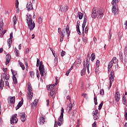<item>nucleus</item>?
<instances>
[{
    "instance_id": "1",
    "label": "nucleus",
    "mask_w": 127,
    "mask_h": 127,
    "mask_svg": "<svg viewBox=\"0 0 127 127\" xmlns=\"http://www.w3.org/2000/svg\"><path fill=\"white\" fill-rule=\"evenodd\" d=\"M26 20L29 29L31 31L35 27V23L32 20V16L31 14L26 15Z\"/></svg>"
},
{
    "instance_id": "2",
    "label": "nucleus",
    "mask_w": 127,
    "mask_h": 127,
    "mask_svg": "<svg viewBox=\"0 0 127 127\" xmlns=\"http://www.w3.org/2000/svg\"><path fill=\"white\" fill-rule=\"evenodd\" d=\"M120 2V0H112L111 4H112V12L115 15L119 13V10L117 9V3Z\"/></svg>"
},
{
    "instance_id": "3",
    "label": "nucleus",
    "mask_w": 127,
    "mask_h": 127,
    "mask_svg": "<svg viewBox=\"0 0 127 127\" xmlns=\"http://www.w3.org/2000/svg\"><path fill=\"white\" fill-rule=\"evenodd\" d=\"M64 108L63 107L62 108L61 112V115L59 118V121H58V126L60 127L61 126V125H62V123H63L64 118Z\"/></svg>"
},
{
    "instance_id": "4",
    "label": "nucleus",
    "mask_w": 127,
    "mask_h": 127,
    "mask_svg": "<svg viewBox=\"0 0 127 127\" xmlns=\"http://www.w3.org/2000/svg\"><path fill=\"white\" fill-rule=\"evenodd\" d=\"M28 87L27 88V90L28 91L27 93V96H28V98L31 100L33 97V93L31 92L32 91V88L31 87V85H30V82L28 83Z\"/></svg>"
},
{
    "instance_id": "5",
    "label": "nucleus",
    "mask_w": 127,
    "mask_h": 127,
    "mask_svg": "<svg viewBox=\"0 0 127 127\" xmlns=\"http://www.w3.org/2000/svg\"><path fill=\"white\" fill-rule=\"evenodd\" d=\"M17 114H14L10 119V124L11 125H13V124H17L18 122V119H17Z\"/></svg>"
},
{
    "instance_id": "6",
    "label": "nucleus",
    "mask_w": 127,
    "mask_h": 127,
    "mask_svg": "<svg viewBox=\"0 0 127 127\" xmlns=\"http://www.w3.org/2000/svg\"><path fill=\"white\" fill-rule=\"evenodd\" d=\"M2 30H3V22L2 21L0 23V37L1 38L3 36L4 33L6 32V30H4L3 32H2Z\"/></svg>"
},
{
    "instance_id": "7",
    "label": "nucleus",
    "mask_w": 127,
    "mask_h": 127,
    "mask_svg": "<svg viewBox=\"0 0 127 127\" xmlns=\"http://www.w3.org/2000/svg\"><path fill=\"white\" fill-rule=\"evenodd\" d=\"M19 116H20L21 121L22 123H24L26 121V114L24 112L20 113Z\"/></svg>"
},
{
    "instance_id": "8",
    "label": "nucleus",
    "mask_w": 127,
    "mask_h": 127,
    "mask_svg": "<svg viewBox=\"0 0 127 127\" xmlns=\"http://www.w3.org/2000/svg\"><path fill=\"white\" fill-rule=\"evenodd\" d=\"M12 35H13V33L11 32L10 34V38L8 39L7 41L9 48H10V47H11V44L12 43V38L13 37Z\"/></svg>"
},
{
    "instance_id": "9",
    "label": "nucleus",
    "mask_w": 127,
    "mask_h": 127,
    "mask_svg": "<svg viewBox=\"0 0 127 127\" xmlns=\"http://www.w3.org/2000/svg\"><path fill=\"white\" fill-rule=\"evenodd\" d=\"M97 13L98 14L99 19H101L102 17L104 16V10H103V8H99L97 10Z\"/></svg>"
},
{
    "instance_id": "10",
    "label": "nucleus",
    "mask_w": 127,
    "mask_h": 127,
    "mask_svg": "<svg viewBox=\"0 0 127 127\" xmlns=\"http://www.w3.org/2000/svg\"><path fill=\"white\" fill-rule=\"evenodd\" d=\"M68 9H69V7L67 5L64 6L61 5L60 6V11H61V12H66L68 11Z\"/></svg>"
},
{
    "instance_id": "11",
    "label": "nucleus",
    "mask_w": 127,
    "mask_h": 127,
    "mask_svg": "<svg viewBox=\"0 0 127 127\" xmlns=\"http://www.w3.org/2000/svg\"><path fill=\"white\" fill-rule=\"evenodd\" d=\"M98 11L97 12V8L94 7L92 9V13L91 14V17L92 18H96L98 16Z\"/></svg>"
},
{
    "instance_id": "12",
    "label": "nucleus",
    "mask_w": 127,
    "mask_h": 127,
    "mask_svg": "<svg viewBox=\"0 0 127 127\" xmlns=\"http://www.w3.org/2000/svg\"><path fill=\"white\" fill-rule=\"evenodd\" d=\"M58 33L60 34L61 35V39H60V42H62L63 40H64V33L63 32H61V28H58Z\"/></svg>"
},
{
    "instance_id": "13",
    "label": "nucleus",
    "mask_w": 127,
    "mask_h": 127,
    "mask_svg": "<svg viewBox=\"0 0 127 127\" xmlns=\"http://www.w3.org/2000/svg\"><path fill=\"white\" fill-rule=\"evenodd\" d=\"M39 70L40 72V75H41L42 77H43V76H44V73L45 74H46V73L45 72V69L44 68V67L39 66Z\"/></svg>"
},
{
    "instance_id": "14",
    "label": "nucleus",
    "mask_w": 127,
    "mask_h": 127,
    "mask_svg": "<svg viewBox=\"0 0 127 127\" xmlns=\"http://www.w3.org/2000/svg\"><path fill=\"white\" fill-rule=\"evenodd\" d=\"M1 79L2 80L3 79V80H9V75L8 74L6 73H2L1 75Z\"/></svg>"
},
{
    "instance_id": "15",
    "label": "nucleus",
    "mask_w": 127,
    "mask_h": 127,
    "mask_svg": "<svg viewBox=\"0 0 127 127\" xmlns=\"http://www.w3.org/2000/svg\"><path fill=\"white\" fill-rule=\"evenodd\" d=\"M115 100L116 101V102L120 101V99H121V94H120V92H117L115 93Z\"/></svg>"
},
{
    "instance_id": "16",
    "label": "nucleus",
    "mask_w": 127,
    "mask_h": 127,
    "mask_svg": "<svg viewBox=\"0 0 127 127\" xmlns=\"http://www.w3.org/2000/svg\"><path fill=\"white\" fill-rule=\"evenodd\" d=\"M26 7L28 11L32 10V9H33V6L32 5V3H31V2H29V3H28L27 4Z\"/></svg>"
},
{
    "instance_id": "17",
    "label": "nucleus",
    "mask_w": 127,
    "mask_h": 127,
    "mask_svg": "<svg viewBox=\"0 0 127 127\" xmlns=\"http://www.w3.org/2000/svg\"><path fill=\"white\" fill-rule=\"evenodd\" d=\"M111 77H110V81H115V71L111 70L110 72Z\"/></svg>"
},
{
    "instance_id": "18",
    "label": "nucleus",
    "mask_w": 127,
    "mask_h": 127,
    "mask_svg": "<svg viewBox=\"0 0 127 127\" xmlns=\"http://www.w3.org/2000/svg\"><path fill=\"white\" fill-rule=\"evenodd\" d=\"M9 102L11 105H14L15 103V96L10 97H9Z\"/></svg>"
},
{
    "instance_id": "19",
    "label": "nucleus",
    "mask_w": 127,
    "mask_h": 127,
    "mask_svg": "<svg viewBox=\"0 0 127 127\" xmlns=\"http://www.w3.org/2000/svg\"><path fill=\"white\" fill-rule=\"evenodd\" d=\"M22 105H23V99H22L19 102L18 104L16 107V110H18V109H19V108H20Z\"/></svg>"
},
{
    "instance_id": "20",
    "label": "nucleus",
    "mask_w": 127,
    "mask_h": 127,
    "mask_svg": "<svg viewBox=\"0 0 127 127\" xmlns=\"http://www.w3.org/2000/svg\"><path fill=\"white\" fill-rule=\"evenodd\" d=\"M83 19V23L82 25V28H85V26H86V23H87V15H84Z\"/></svg>"
},
{
    "instance_id": "21",
    "label": "nucleus",
    "mask_w": 127,
    "mask_h": 127,
    "mask_svg": "<svg viewBox=\"0 0 127 127\" xmlns=\"http://www.w3.org/2000/svg\"><path fill=\"white\" fill-rule=\"evenodd\" d=\"M55 88V85L54 84H52L47 86L48 91H54Z\"/></svg>"
},
{
    "instance_id": "22",
    "label": "nucleus",
    "mask_w": 127,
    "mask_h": 127,
    "mask_svg": "<svg viewBox=\"0 0 127 127\" xmlns=\"http://www.w3.org/2000/svg\"><path fill=\"white\" fill-rule=\"evenodd\" d=\"M85 72H86V64H83V68L80 72L81 76H84V75H85Z\"/></svg>"
},
{
    "instance_id": "23",
    "label": "nucleus",
    "mask_w": 127,
    "mask_h": 127,
    "mask_svg": "<svg viewBox=\"0 0 127 127\" xmlns=\"http://www.w3.org/2000/svg\"><path fill=\"white\" fill-rule=\"evenodd\" d=\"M3 87H4V81H3V79H1L0 81V90H2L3 89Z\"/></svg>"
},
{
    "instance_id": "24",
    "label": "nucleus",
    "mask_w": 127,
    "mask_h": 127,
    "mask_svg": "<svg viewBox=\"0 0 127 127\" xmlns=\"http://www.w3.org/2000/svg\"><path fill=\"white\" fill-rule=\"evenodd\" d=\"M65 31H66L67 37H69V36H70V28L69 27V25H66Z\"/></svg>"
},
{
    "instance_id": "25",
    "label": "nucleus",
    "mask_w": 127,
    "mask_h": 127,
    "mask_svg": "<svg viewBox=\"0 0 127 127\" xmlns=\"http://www.w3.org/2000/svg\"><path fill=\"white\" fill-rule=\"evenodd\" d=\"M45 123V118L43 117H41L40 118V124L43 125Z\"/></svg>"
},
{
    "instance_id": "26",
    "label": "nucleus",
    "mask_w": 127,
    "mask_h": 127,
    "mask_svg": "<svg viewBox=\"0 0 127 127\" xmlns=\"http://www.w3.org/2000/svg\"><path fill=\"white\" fill-rule=\"evenodd\" d=\"M83 16H84V14H83L81 12H78L77 13V16H78L79 19H82L83 18Z\"/></svg>"
},
{
    "instance_id": "27",
    "label": "nucleus",
    "mask_w": 127,
    "mask_h": 127,
    "mask_svg": "<svg viewBox=\"0 0 127 127\" xmlns=\"http://www.w3.org/2000/svg\"><path fill=\"white\" fill-rule=\"evenodd\" d=\"M76 31L79 35H82V33H81V31H80V26L76 25Z\"/></svg>"
},
{
    "instance_id": "28",
    "label": "nucleus",
    "mask_w": 127,
    "mask_h": 127,
    "mask_svg": "<svg viewBox=\"0 0 127 127\" xmlns=\"http://www.w3.org/2000/svg\"><path fill=\"white\" fill-rule=\"evenodd\" d=\"M11 72L12 74V77H15L17 75V71L13 70L12 69H11Z\"/></svg>"
},
{
    "instance_id": "29",
    "label": "nucleus",
    "mask_w": 127,
    "mask_h": 127,
    "mask_svg": "<svg viewBox=\"0 0 127 127\" xmlns=\"http://www.w3.org/2000/svg\"><path fill=\"white\" fill-rule=\"evenodd\" d=\"M12 78L14 84L15 85H16V84H17V79L16 78V77L12 76Z\"/></svg>"
},
{
    "instance_id": "30",
    "label": "nucleus",
    "mask_w": 127,
    "mask_h": 127,
    "mask_svg": "<svg viewBox=\"0 0 127 127\" xmlns=\"http://www.w3.org/2000/svg\"><path fill=\"white\" fill-rule=\"evenodd\" d=\"M76 63L77 64V66L79 67L80 66V64L82 63L81 61V58H78V59L76 60Z\"/></svg>"
},
{
    "instance_id": "31",
    "label": "nucleus",
    "mask_w": 127,
    "mask_h": 127,
    "mask_svg": "<svg viewBox=\"0 0 127 127\" xmlns=\"http://www.w3.org/2000/svg\"><path fill=\"white\" fill-rule=\"evenodd\" d=\"M123 103L124 105H126L127 104V97H126V96L123 95Z\"/></svg>"
},
{
    "instance_id": "32",
    "label": "nucleus",
    "mask_w": 127,
    "mask_h": 127,
    "mask_svg": "<svg viewBox=\"0 0 127 127\" xmlns=\"http://www.w3.org/2000/svg\"><path fill=\"white\" fill-rule=\"evenodd\" d=\"M13 21L14 22V25H15L16 22H17V18L16 17V16H14L13 17Z\"/></svg>"
},
{
    "instance_id": "33",
    "label": "nucleus",
    "mask_w": 127,
    "mask_h": 127,
    "mask_svg": "<svg viewBox=\"0 0 127 127\" xmlns=\"http://www.w3.org/2000/svg\"><path fill=\"white\" fill-rule=\"evenodd\" d=\"M68 107H69L68 113H70V112L72 111V108L73 107V104L70 102L69 104Z\"/></svg>"
},
{
    "instance_id": "34",
    "label": "nucleus",
    "mask_w": 127,
    "mask_h": 127,
    "mask_svg": "<svg viewBox=\"0 0 127 127\" xmlns=\"http://www.w3.org/2000/svg\"><path fill=\"white\" fill-rule=\"evenodd\" d=\"M112 62L113 63V64H116V63H118V60L117 59V58L114 57L112 61Z\"/></svg>"
},
{
    "instance_id": "35",
    "label": "nucleus",
    "mask_w": 127,
    "mask_h": 127,
    "mask_svg": "<svg viewBox=\"0 0 127 127\" xmlns=\"http://www.w3.org/2000/svg\"><path fill=\"white\" fill-rule=\"evenodd\" d=\"M43 19V17L41 16V17H40L39 18H38V23L39 24H41V23H42V20Z\"/></svg>"
},
{
    "instance_id": "36",
    "label": "nucleus",
    "mask_w": 127,
    "mask_h": 127,
    "mask_svg": "<svg viewBox=\"0 0 127 127\" xmlns=\"http://www.w3.org/2000/svg\"><path fill=\"white\" fill-rule=\"evenodd\" d=\"M91 61L93 62L94 60H95V58H96V55L94 53H93L91 55Z\"/></svg>"
},
{
    "instance_id": "37",
    "label": "nucleus",
    "mask_w": 127,
    "mask_h": 127,
    "mask_svg": "<svg viewBox=\"0 0 127 127\" xmlns=\"http://www.w3.org/2000/svg\"><path fill=\"white\" fill-rule=\"evenodd\" d=\"M54 94H55V91L54 90H51L50 93V95L51 96L52 98H54Z\"/></svg>"
},
{
    "instance_id": "38",
    "label": "nucleus",
    "mask_w": 127,
    "mask_h": 127,
    "mask_svg": "<svg viewBox=\"0 0 127 127\" xmlns=\"http://www.w3.org/2000/svg\"><path fill=\"white\" fill-rule=\"evenodd\" d=\"M34 75H35V73L34 72V71H30V75L31 76V78H34Z\"/></svg>"
},
{
    "instance_id": "39",
    "label": "nucleus",
    "mask_w": 127,
    "mask_h": 127,
    "mask_svg": "<svg viewBox=\"0 0 127 127\" xmlns=\"http://www.w3.org/2000/svg\"><path fill=\"white\" fill-rule=\"evenodd\" d=\"M103 105H104V102L102 101L101 102L98 106V110H99V111H101V110L102 109V107H103Z\"/></svg>"
},
{
    "instance_id": "40",
    "label": "nucleus",
    "mask_w": 127,
    "mask_h": 127,
    "mask_svg": "<svg viewBox=\"0 0 127 127\" xmlns=\"http://www.w3.org/2000/svg\"><path fill=\"white\" fill-rule=\"evenodd\" d=\"M97 101H98V100L97 99V96H95L94 98V104L96 106H97V105H98Z\"/></svg>"
},
{
    "instance_id": "41",
    "label": "nucleus",
    "mask_w": 127,
    "mask_h": 127,
    "mask_svg": "<svg viewBox=\"0 0 127 127\" xmlns=\"http://www.w3.org/2000/svg\"><path fill=\"white\" fill-rule=\"evenodd\" d=\"M19 64L20 67L22 68V70H24L25 69V67H24V64H22V63L19 62Z\"/></svg>"
},
{
    "instance_id": "42",
    "label": "nucleus",
    "mask_w": 127,
    "mask_h": 127,
    "mask_svg": "<svg viewBox=\"0 0 127 127\" xmlns=\"http://www.w3.org/2000/svg\"><path fill=\"white\" fill-rule=\"evenodd\" d=\"M6 60H10V59H11V57L10 56V55L9 54H7L6 57Z\"/></svg>"
},
{
    "instance_id": "43",
    "label": "nucleus",
    "mask_w": 127,
    "mask_h": 127,
    "mask_svg": "<svg viewBox=\"0 0 127 127\" xmlns=\"http://www.w3.org/2000/svg\"><path fill=\"white\" fill-rule=\"evenodd\" d=\"M124 55L126 56V57H127V45H126L125 48Z\"/></svg>"
},
{
    "instance_id": "44",
    "label": "nucleus",
    "mask_w": 127,
    "mask_h": 127,
    "mask_svg": "<svg viewBox=\"0 0 127 127\" xmlns=\"http://www.w3.org/2000/svg\"><path fill=\"white\" fill-rule=\"evenodd\" d=\"M113 64H114L113 61H111L108 64V67L112 68L113 67Z\"/></svg>"
},
{
    "instance_id": "45",
    "label": "nucleus",
    "mask_w": 127,
    "mask_h": 127,
    "mask_svg": "<svg viewBox=\"0 0 127 127\" xmlns=\"http://www.w3.org/2000/svg\"><path fill=\"white\" fill-rule=\"evenodd\" d=\"M58 59L55 58V60H54V65L55 66H56V65H57V63H58Z\"/></svg>"
},
{
    "instance_id": "46",
    "label": "nucleus",
    "mask_w": 127,
    "mask_h": 127,
    "mask_svg": "<svg viewBox=\"0 0 127 127\" xmlns=\"http://www.w3.org/2000/svg\"><path fill=\"white\" fill-rule=\"evenodd\" d=\"M96 66L97 67H99L100 66V61L97 60L96 62Z\"/></svg>"
},
{
    "instance_id": "47",
    "label": "nucleus",
    "mask_w": 127,
    "mask_h": 127,
    "mask_svg": "<svg viewBox=\"0 0 127 127\" xmlns=\"http://www.w3.org/2000/svg\"><path fill=\"white\" fill-rule=\"evenodd\" d=\"M36 75H37V77L38 78V79H39V71H38V69H36Z\"/></svg>"
},
{
    "instance_id": "48",
    "label": "nucleus",
    "mask_w": 127,
    "mask_h": 127,
    "mask_svg": "<svg viewBox=\"0 0 127 127\" xmlns=\"http://www.w3.org/2000/svg\"><path fill=\"white\" fill-rule=\"evenodd\" d=\"M65 54H66V52L64 51H62V52L61 53V55L62 57H63V56L65 55Z\"/></svg>"
},
{
    "instance_id": "49",
    "label": "nucleus",
    "mask_w": 127,
    "mask_h": 127,
    "mask_svg": "<svg viewBox=\"0 0 127 127\" xmlns=\"http://www.w3.org/2000/svg\"><path fill=\"white\" fill-rule=\"evenodd\" d=\"M86 64H90V57L86 58Z\"/></svg>"
},
{
    "instance_id": "50",
    "label": "nucleus",
    "mask_w": 127,
    "mask_h": 127,
    "mask_svg": "<svg viewBox=\"0 0 127 127\" xmlns=\"http://www.w3.org/2000/svg\"><path fill=\"white\" fill-rule=\"evenodd\" d=\"M120 58L121 61L123 62V53H121L120 54Z\"/></svg>"
},
{
    "instance_id": "51",
    "label": "nucleus",
    "mask_w": 127,
    "mask_h": 127,
    "mask_svg": "<svg viewBox=\"0 0 127 127\" xmlns=\"http://www.w3.org/2000/svg\"><path fill=\"white\" fill-rule=\"evenodd\" d=\"M5 86H6V87H9V83L7 81H5Z\"/></svg>"
},
{
    "instance_id": "52",
    "label": "nucleus",
    "mask_w": 127,
    "mask_h": 127,
    "mask_svg": "<svg viewBox=\"0 0 127 127\" xmlns=\"http://www.w3.org/2000/svg\"><path fill=\"white\" fill-rule=\"evenodd\" d=\"M18 4H19L18 0H16V2L15 3L16 8H18Z\"/></svg>"
},
{
    "instance_id": "53",
    "label": "nucleus",
    "mask_w": 127,
    "mask_h": 127,
    "mask_svg": "<svg viewBox=\"0 0 127 127\" xmlns=\"http://www.w3.org/2000/svg\"><path fill=\"white\" fill-rule=\"evenodd\" d=\"M15 53V55L17 57H18V56H19V51H17L16 52H14Z\"/></svg>"
},
{
    "instance_id": "54",
    "label": "nucleus",
    "mask_w": 127,
    "mask_h": 127,
    "mask_svg": "<svg viewBox=\"0 0 127 127\" xmlns=\"http://www.w3.org/2000/svg\"><path fill=\"white\" fill-rule=\"evenodd\" d=\"M44 67V65H43V62L42 61L40 62V65L39 67Z\"/></svg>"
},
{
    "instance_id": "55",
    "label": "nucleus",
    "mask_w": 127,
    "mask_h": 127,
    "mask_svg": "<svg viewBox=\"0 0 127 127\" xmlns=\"http://www.w3.org/2000/svg\"><path fill=\"white\" fill-rule=\"evenodd\" d=\"M88 28H89L88 26H86L85 28V33L87 34L88 33Z\"/></svg>"
},
{
    "instance_id": "56",
    "label": "nucleus",
    "mask_w": 127,
    "mask_h": 127,
    "mask_svg": "<svg viewBox=\"0 0 127 127\" xmlns=\"http://www.w3.org/2000/svg\"><path fill=\"white\" fill-rule=\"evenodd\" d=\"M82 96L84 97V98H85V99L88 98V95L86 93H83Z\"/></svg>"
},
{
    "instance_id": "57",
    "label": "nucleus",
    "mask_w": 127,
    "mask_h": 127,
    "mask_svg": "<svg viewBox=\"0 0 127 127\" xmlns=\"http://www.w3.org/2000/svg\"><path fill=\"white\" fill-rule=\"evenodd\" d=\"M34 102L35 103V106H37V103H38V99H35Z\"/></svg>"
},
{
    "instance_id": "58",
    "label": "nucleus",
    "mask_w": 127,
    "mask_h": 127,
    "mask_svg": "<svg viewBox=\"0 0 127 127\" xmlns=\"http://www.w3.org/2000/svg\"><path fill=\"white\" fill-rule=\"evenodd\" d=\"M100 95H104L105 94V92L104 91V90L103 89H101L100 92Z\"/></svg>"
},
{
    "instance_id": "59",
    "label": "nucleus",
    "mask_w": 127,
    "mask_h": 127,
    "mask_svg": "<svg viewBox=\"0 0 127 127\" xmlns=\"http://www.w3.org/2000/svg\"><path fill=\"white\" fill-rule=\"evenodd\" d=\"M93 117L94 120H95V121H96V120H98V115H94Z\"/></svg>"
},
{
    "instance_id": "60",
    "label": "nucleus",
    "mask_w": 127,
    "mask_h": 127,
    "mask_svg": "<svg viewBox=\"0 0 127 127\" xmlns=\"http://www.w3.org/2000/svg\"><path fill=\"white\" fill-rule=\"evenodd\" d=\"M92 127H97V123L96 122V121H95L92 124Z\"/></svg>"
},
{
    "instance_id": "61",
    "label": "nucleus",
    "mask_w": 127,
    "mask_h": 127,
    "mask_svg": "<svg viewBox=\"0 0 127 127\" xmlns=\"http://www.w3.org/2000/svg\"><path fill=\"white\" fill-rule=\"evenodd\" d=\"M70 72H71L70 70H67L66 72V73H65V75L66 76H69V74L70 73Z\"/></svg>"
},
{
    "instance_id": "62",
    "label": "nucleus",
    "mask_w": 127,
    "mask_h": 127,
    "mask_svg": "<svg viewBox=\"0 0 127 127\" xmlns=\"http://www.w3.org/2000/svg\"><path fill=\"white\" fill-rule=\"evenodd\" d=\"M71 114L72 117H74V115H76V111L75 110H73Z\"/></svg>"
},
{
    "instance_id": "63",
    "label": "nucleus",
    "mask_w": 127,
    "mask_h": 127,
    "mask_svg": "<svg viewBox=\"0 0 127 127\" xmlns=\"http://www.w3.org/2000/svg\"><path fill=\"white\" fill-rule=\"evenodd\" d=\"M83 42H84V43L87 42V38H84L83 39Z\"/></svg>"
},
{
    "instance_id": "64",
    "label": "nucleus",
    "mask_w": 127,
    "mask_h": 127,
    "mask_svg": "<svg viewBox=\"0 0 127 127\" xmlns=\"http://www.w3.org/2000/svg\"><path fill=\"white\" fill-rule=\"evenodd\" d=\"M125 120H126V121H127V111L126 113H125Z\"/></svg>"
}]
</instances>
